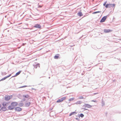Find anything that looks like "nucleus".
<instances>
[{"label": "nucleus", "mask_w": 121, "mask_h": 121, "mask_svg": "<svg viewBox=\"0 0 121 121\" xmlns=\"http://www.w3.org/2000/svg\"><path fill=\"white\" fill-rule=\"evenodd\" d=\"M18 103L16 102H12L10 105L9 106V109L11 110L14 109V107L17 105Z\"/></svg>", "instance_id": "nucleus-1"}, {"label": "nucleus", "mask_w": 121, "mask_h": 121, "mask_svg": "<svg viewBox=\"0 0 121 121\" xmlns=\"http://www.w3.org/2000/svg\"><path fill=\"white\" fill-rule=\"evenodd\" d=\"M115 4H107L105 6V7L106 8H111L112 7H114V8L115 7Z\"/></svg>", "instance_id": "nucleus-2"}, {"label": "nucleus", "mask_w": 121, "mask_h": 121, "mask_svg": "<svg viewBox=\"0 0 121 121\" xmlns=\"http://www.w3.org/2000/svg\"><path fill=\"white\" fill-rule=\"evenodd\" d=\"M12 97V96H6L4 98V99L5 100L8 101L11 99Z\"/></svg>", "instance_id": "nucleus-3"}, {"label": "nucleus", "mask_w": 121, "mask_h": 121, "mask_svg": "<svg viewBox=\"0 0 121 121\" xmlns=\"http://www.w3.org/2000/svg\"><path fill=\"white\" fill-rule=\"evenodd\" d=\"M107 17V16H105L103 17L101 20L100 22H104Z\"/></svg>", "instance_id": "nucleus-4"}, {"label": "nucleus", "mask_w": 121, "mask_h": 121, "mask_svg": "<svg viewBox=\"0 0 121 121\" xmlns=\"http://www.w3.org/2000/svg\"><path fill=\"white\" fill-rule=\"evenodd\" d=\"M15 109L16 111L18 112L22 110V108L19 107H16L15 108Z\"/></svg>", "instance_id": "nucleus-5"}, {"label": "nucleus", "mask_w": 121, "mask_h": 121, "mask_svg": "<svg viewBox=\"0 0 121 121\" xmlns=\"http://www.w3.org/2000/svg\"><path fill=\"white\" fill-rule=\"evenodd\" d=\"M112 31V30L109 29H104V32L105 33H108Z\"/></svg>", "instance_id": "nucleus-6"}, {"label": "nucleus", "mask_w": 121, "mask_h": 121, "mask_svg": "<svg viewBox=\"0 0 121 121\" xmlns=\"http://www.w3.org/2000/svg\"><path fill=\"white\" fill-rule=\"evenodd\" d=\"M84 106L85 107L87 108H90L92 107V106L88 104H85Z\"/></svg>", "instance_id": "nucleus-7"}, {"label": "nucleus", "mask_w": 121, "mask_h": 121, "mask_svg": "<svg viewBox=\"0 0 121 121\" xmlns=\"http://www.w3.org/2000/svg\"><path fill=\"white\" fill-rule=\"evenodd\" d=\"M34 27H35L38 28H41V26L39 24H36Z\"/></svg>", "instance_id": "nucleus-8"}, {"label": "nucleus", "mask_w": 121, "mask_h": 121, "mask_svg": "<svg viewBox=\"0 0 121 121\" xmlns=\"http://www.w3.org/2000/svg\"><path fill=\"white\" fill-rule=\"evenodd\" d=\"M25 105L26 107H28L30 104V102L26 101L25 102Z\"/></svg>", "instance_id": "nucleus-9"}, {"label": "nucleus", "mask_w": 121, "mask_h": 121, "mask_svg": "<svg viewBox=\"0 0 121 121\" xmlns=\"http://www.w3.org/2000/svg\"><path fill=\"white\" fill-rule=\"evenodd\" d=\"M1 110L2 111H6L7 110V109L6 107H2L1 108Z\"/></svg>", "instance_id": "nucleus-10"}, {"label": "nucleus", "mask_w": 121, "mask_h": 121, "mask_svg": "<svg viewBox=\"0 0 121 121\" xmlns=\"http://www.w3.org/2000/svg\"><path fill=\"white\" fill-rule=\"evenodd\" d=\"M34 68L35 69L38 68H39V64L34 65Z\"/></svg>", "instance_id": "nucleus-11"}, {"label": "nucleus", "mask_w": 121, "mask_h": 121, "mask_svg": "<svg viewBox=\"0 0 121 121\" xmlns=\"http://www.w3.org/2000/svg\"><path fill=\"white\" fill-rule=\"evenodd\" d=\"M21 71H18V72H17V73H16L15 75L14 76L12 77H16V76H17L18 75H19L20 73H21Z\"/></svg>", "instance_id": "nucleus-12"}, {"label": "nucleus", "mask_w": 121, "mask_h": 121, "mask_svg": "<svg viewBox=\"0 0 121 121\" xmlns=\"http://www.w3.org/2000/svg\"><path fill=\"white\" fill-rule=\"evenodd\" d=\"M81 103V101H77L75 103V104H80Z\"/></svg>", "instance_id": "nucleus-13"}, {"label": "nucleus", "mask_w": 121, "mask_h": 121, "mask_svg": "<svg viewBox=\"0 0 121 121\" xmlns=\"http://www.w3.org/2000/svg\"><path fill=\"white\" fill-rule=\"evenodd\" d=\"M6 104H7V103L5 102H4L2 104V105L3 106V107H5V106H6Z\"/></svg>", "instance_id": "nucleus-14"}, {"label": "nucleus", "mask_w": 121, "mask_h": 121, "mask_svg": "<svg viewBox=\"0 0 121 121\" xmlns=\"http://www.w3.org/2000/svg\"><path fill=\"white\" fill-rule=\"evenodd\" d=\"M77 113L75 112H73L70 113L69 115V116H71L73 115L74 114H76Z\"/></svg>", "instance_id": "nucleus-15"}, {"label": "nucleus", "mask_w": 121, "mask_h": 121, "mask_svg": "<svg viewBox=\"0 0 121 121\" xmlns=\"http://www.w3.org/2000/svg\"><path fill=\"white\" fill-rule=\"evenodd\" d=\"M78 15L79 16H81L83 15L82 13L81 12H79L78 13Z\"/></svg>", "instance_id": "nucleus-16"}, {"label": "nucleus", "mask_w": 121, "mask_h": 121, "mask_svg": "<svg viewBox=\"0 0 121 121\" xmlns=\"http://www.w3.org/2000/svg\"><path fill=\"white\" fill-rule=\"evenodd\" d=\"M74 99V98H70L69 99V101H71L73 100Z\"/></svg>", "instance_id": "nucleus-17"}, {"label": "nucleus", "mask_w": 121, "mask_h": 121, "mask_svg": "<svg viewBox=\"0 0 121 121\" xmlns=\"http://www.w3.org/2000/svg\"><path fill=\"white\" fill-rule=\"evenodd\" d=\"M6 78H7L6 77H5L4 78H3L2 79H1L0 80V81H3L4 80H5V79Z\"/></svg>", "instance_id": "nucleus-18"}, {"label": "nucleus", "mask_w": 121, "mask_h": 121, "mask_svg": "<svg viewBox=\"0 0 121 121\" xmlns=\"http://www.w3.org/2000/svg\"><path fill=\"white\" fill-rule=\"evenodd\" d=\"M66 99V97H63L61 98L62 101H63V100H65Z\"/></svg>", "instance_id": "nucleus-19"}, {"label": "nucleus", "mask_w": 121, "mask_h": 121, "mask_svg": "<svg viewBox=\"0 0 121 121\" xmlns=\"http://www.w3.org/2000/svg\"><path fill=\"white\" fill-rule=\"evenodd\" d=\"M62 101L61 100V99H58L57 101V103L60 102H62Z\"/></svg>", "instance_id": "nucleus-20"}, {"label": "nucleus", "mask_w": 121, "mask_h": 121, "mask_svg": "<svg viewBox=\"0 0 121 121\" xmlns=\"http://www.w3.org/2000/svg\"><path fill=\"white\" fill-rule=\"evenodd\" d=\"M6 74V72H1V74L2 75H4Z\"/></svg>", "instance_id": "nucleus-21"}, {"label": "nucleus", "mask_w": 121, "mask_h": 121, "mask_svg": "<svg viewBox=\"0 0 121 121\" xmlns=\"http://www.w3.org/2000/svg\"><path fill=\"white\" fill-rule=\"evenodd\" d=\"M100 12H101V11H100L96 12H93V13H92V14H95V13H99Z\"/></svg>", "instance_id": "nucleus-22"}, {"label": "nucleus", "mask_w": 121, "mask_h": 121, "mask_svg": "<svg viewBox=\"0 0 121 121\" xmlns=\"http://www.w3.org/2000/svg\"><path fill=\"white\" fill-rule=\"evenodd\" d=\"M84 98L82 96H80L79 97L78 99H82Z\"/></svg>", "instance_id": "nucleus-23"}, {"label": "nucleus", "mask_w": 121, "mask_h": 121, "mask_svg": "<svg viewBox=\"0 0 121 121\" xmlns=\"http://www.w3.org/2000/svg\"><path fill=\"white\" fill-rule=\"evenodd\" d=\"M59 57V56H54V58L55 59H57Z\"/></svg>", "instance_id": "nucleus-24"}, {"label": "nucleus", "mask_w": 121, "mask_h": 121, "mask_svg": "<svg viewBox=\"0 0 121 121\" xmlns=\"http://www.w3.org/2000/svg\"><path fill=\"white\" fill-rule=\"evenodd\" d=\"M23 96L25 98H28L29 97V95H23Z\"/></svg>", "instance_id": "nucleus-25"}, {"label": "nucleus", "mask_w": 121, "mask_h": 121, "mask_svg": "<svg viewBox=\"0 0 121 121\" xmlns=\"http://www.w3.org/2000/svg\"><path fill=\"white\" fill-rule=\"evenodd\" d=\"M107 3V1H105V2L103 4V5L104 6H105V5H106V4Z\"/></svg>", "instance_id": "nucleus-26"}, {"label": "nucleus", "mask_w": 121, "mask_h": 121, "mask_svg": "<svg viewBox=\"0 0 121 121\" xmlns=\"http://www.w3.org/2000/svg\"><path fill=\"white\" fill-rule=\"evenodd\" d=\"M80 116L81 117H82L84 116V115L82 113H81L80 114Z\"/></svg>", "instance_id": "nucleus-27"}, {"label": "nucleus", "mask_w": 121, "mask_h": 121, "mask_svg": "<svg viewBox=\"0 0 121 121\" xmlns=\"http://www.w3.org/2000/svg\"><path fill=\"white\" fill-rule=\"evenodd\" d=\"M26 86H24L20 87V88H23V87H26Z\"/></svg>", "instance_id": "nucleus-28"}, {"label": "nucleus", "mask_w": 121, "mask_h": 121, "mask_svg": "<svg viewBox=\"0 0 121 121\" xmlns=\"http://www.w3.org/2000/svg\"><path fill=\"white\" fill-rule=\"evenodd\" d=\"M11 75V74H10V75H9L8 76H6V77L7 78H8Z\"/></svg>", "instance_id": "nucleus-29"}, {"label": "nucleus", "mask_w": 121, "mask_h": 121, "mask_svg": "<svg viewBox=\"0 0 121 121\" xmlns=\"http://www.w3.org/2000/svg\"><path fill=\"white\" fill-rule=\"evenodd\" d=\"M91 101H93V102H97V101L96 100H92Z\"/></svg>", "instance_id": "nucleus-30"}, {"label": "nucleus", "mask_w": 121, "mask_h": 121, "mask_svg": "<svg viewBox=\"0 0 121 121\" xmlns=\"http://www.w3.org/2000/svg\"><path fill=\"white\" fill-rule=\"evenodd\" d=\"M7 104H6V106H7L8 105V103H7Z\"/></svg>", "instance_id": "nucleus-31"}, {"label": "nucleus", "mask_w": 121, "mask_h": 121, "mask_svg": "<svg viewBox=\"0 0 121 121\" xmlns=\"http://www.w3.org/2000/svg\"><path fill=\"white\" fill-rule=\"evenodd\" d=\"M25 44H26V43H25ZM25 44V43H23L22 44V45L24 46V45Z\"/></svg>", "instance_id": "nucleus-32"}, {"label": "nucleus", "mask_w": 121, "mask_h": 121, "mask_svg": "<svg viewBox=\"0 0 121 121\" xmlns=\"http://www.w3.org/2000/svg\"><path fill=\"white\" fill-rule=\"evenodd\" d=\"M21 105H20V106H22L23 105V104L22 103V104H21Z\"/></svg>", "instance_id": "nucleus-33"}, {"label": "nucleus", "mask_w": 121, "mask_h": 121, "mask_svg": "<svg viewBox=\"0 0 121 121\" xmlns=\"http://www.w3.org/2000/svg\"><path fill=\"white\" fill-rule=\"evenodd\" d=\"M42 6H39V7H42Z\"/></svg>", "instance_id": "nucleus-34"}, {"label": "nucleus", "mask_w": 121, "mask_h": 121, "mask_svg": "<svg viewBox=\"0 0 121 121\" xmlns=\"http://www.w3.org/2000/svg\"><path fill=\"white\" fill-rule=\"evenodd\" d=\"M20 47H18L17 48L18 49H19L20 48Z\"/></svg>", "instance_id": "nucleus-35"}, {"label": "nucleus", "mask_w": 121, "mask_h": 121, "mask_svg": "<svg viewBox=\"0 0 121 121\" xmlns=\"http://www.w3.org/2000/svg\"><path fill=\"white\" fill-rule=\"evenodd\" d=\"M1 107V105L0 104V108Z\"/></svg>", "instance_id": "nucleus-36"}, {"label": "nucleus", "mask_w": 121, "mask_h": 121, "mask_svg": "<svg viewBox=\"0 0 121 121\" xmlns=\"http://www.w3.org/2000/svg\"><path fill=\"white\" fill-rule=\"evenodd\" d=\"M94 94L95 95V94H96V93H94Z\"/></svg>", "instance_id": "nucleus-37"}]
</instances>
